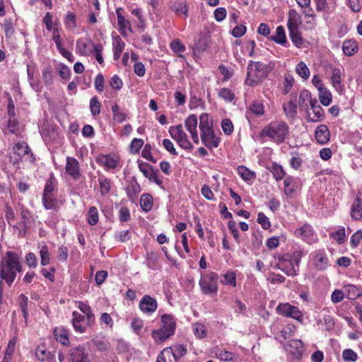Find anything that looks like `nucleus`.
<instances>
[{
    "instance_id": "nucleus-58",
    "label": "nucleus",
    "mask_w": 362,
    "mask_h": 362,
    "mask_svg": "<svg viewBox=\"0 0 362 362\" xmlns=\"http://www.w3.org/2000/svg\"><path fill=\"white\" fill-rule=\"evenodd\" d=\"M271 172L277 181L281 180L285 175L282 166L276 163L272 164Z\"/></svg>"
},
{
    "instance_id": "nucleus-5",
    "label": "nucleus",
    "mask_w": 362,
    "mask_h": 362,
    "mask_svg": "<svg viewBox=\"0 0 362 362\" xmlns=\"http://www.w3.org/2000/svg\"><path fill=\"white\" fill-rule=\"evenodd\" d=\"M176 321L173 315L164 314L161 316V327L152 332V338L156 343H163L175 334Z\"/></svg>"
},
{
    "instance_id": "nucleus-35",
    "label": "nucleus",
    "mask_w": 362,
    "mask_h": 362,
    "mask_svg": "<svg viewBox=\"0 0 362 362\" xmlns=\"http://www.w3.org/2000/svg\"><path fill=\"white\" fill-rule=\"evenodd\" d=\"M313 101L314 100L311 98L310 93L308 90H304L300 92L299 105L302 108L308 110V106H310Z\"/></svg>"
},
{
    "instance_id": "nucleus-8",
    "label": "nucleus",
    "mask_w": 362,
    "mask_h": 362,
    "mask_svg": "<svg viewBox=\"0 0 362 362\" xmlns=\"http://www.w3.org/2000/svg\"><path fill=\"white\" fill-rule=\"evenodd\" d=\"M276 312L284 317H290L303 322V313L297 306L293 305L289 303H279L276 307Z\"/></svg>"
},
{
    "instance_id": "nucleus-60",
    "label": "nucleus",
    "mask_w": 362,
    "mask_h": 362,
    "mask_svg": "<svg viewBox=\"0 0 362 362\" xmlns=\"http://www.w3.org/2000/svg\"><path fill=\"white\" fill-rule=\"evenodd\" d=\"M2 28L6 37H11L14 33L13 21L11 18H6L2 23Z\"/></svg>"
},
{
    "instance_id": "nucleus-14",
    "label": "nucleus",
    "mask_w": 362,
    "mask_h": 362,
    "mask_svg": "<svg viewBox=\"0 0 362 362\" xmlns=\"http://www.w3.org/2000/svg\"><path fill=\"white\" fill-rule=\"evenodd\" d=\"M97 44H95L91 40L85 39H78L76 45V51L78 54L82 56H89L91 54Z\"/></svg>"
},
{
    "instance_id": "nucleus-15",
    "label": "nucleus",
    "mask_w": 362,
    "mask_h": 362,
    "mask_svg": "<svg viewBox=\"0 0 362 362\" xmlns=\"http://www.w3.org/2000/svg\"><path fill=\"white\" fill-rule=\"evenodd\" d=\"M197 117L195 115H190L185 120V128L191 134V137L196 144L199 143V138L197 129Z\"/></svg>"
},
{
    "instance_id": "nucleus-42",
    "label": "nucleus",
    "mask_w": 362,
    "mask_h": 362,
    "mask_svg": "<svg viewBox=\"0 0 362 362\" xmlns=\"http://www.w3.org/2000/svg\"><path fill=\"white\" fill-rule=\"evenodd\" d=\"M342 49L346 55L351 56L357 52L358 46L356 42L347 40L344 42Z\"/></svg>"
},
{
    "instance_id": "nucleus-45",
    "label": "nucleus",
    "mask_w": 362,
    "mask_h": 362,
    "mask_svg": "<svg viewBox=\"0 0 362 362\" xmlns=\"http://www.w3.org/2000/svg\"><path fill=\"white\" fill-rule=\"evenodd\" d=\"M296 71L303 79H308L310 75V69L304 62H300L296 65Z\"/></svg>"
},
{
    "instance_id": "nucleus-3",
    "label": "nucleus",
    "mask_w": 362,
    "mask_h": 362,
    "mask_svg": "<svg viewBox=\"0 0 362 362\" xmlns=\"http://www.w3.org/2000/svg\"><path fill=\"white\" fill-rule=\"evenodd\" d=\"M21 271V266L17 257L12 252H7V258L1 263L0 277L8 286L14 281L18 272Z\"/></svg>"
},
{
    "instance_id": "nucleus-20",
    "label": "nucleus",
    "mask_w": 362,
    "mask_h": 362,
    "mask_svg": "<svg viewBox=\"0 0 362 362\" xmlns=\"http://www.w3.org/2000/svg\"><path fill=\"white\" fill-rule=\"evenodd\" d=\"M88 321L86 316L82 315L76 311L73 312L71 324L76 332L79 333L84 332L88 325Z\"/></svg>"
},
{
    "instance_id": "nucleus-2",
    "label": "nucleus",
    "mask_w": 362,
    "mask_h": 362,
    "mask_svg": "<svg viewBox=\"0 0 362 362\" xmlns=\"http://www.w3.org/2000/svg\"><path fill=\"white\" fill-rule=\"evenodd\" d=\"M261 134L279 144L283 143L288 136L289 127L284 121H273L262 129Z\"/></svg>"
},
{
    "instance_id": "nucleus-43",
    "label": "nucleus",
    "mask_w": 362,
    "mask_h": 362,
    "mask_svg": "<svg viewBox=\"0 0 362 362\" xmlns=\"http://www.w3.org/2000/svg\"><path fill=\"white\" fill-rule=\"evenodd\" d=\"M140 205L145 211H149L153 206V197L149 194H144L140 198Z\"/></svg>"
},
{
    "instance_id": "nucleus-4",
    "label": "nucleus",
    "mask_w": 362,
    "mask_h": 362,
    "mask_svg": "<svg viewBox=\"0 0 362 362\" xmlns=\"http://www.w3.org/2000/svg\"><path fill=\"white\" fill-rule=\"evenodd\" d=\"M302 257L303 252L300 250H296L291 254H285L279 258L276 267L288 276H296Z\"/></svg>"
},
{
    "instance_id": "nucleus-41",
    "label": "nucleus",
    "mask_w": 362,
    "mask_h": 362,
    "mask_svg": "<svg viewBox=\"0 0 362 362\" xmlns=\"http://www.w3.org/2000/svg\"><path fill=\"white\" fill-rule=\"evenodd\" d=\"M112 111L113 114V119L117 122L122 123L126 119V112L121 110L117 104H115L112 106Z\"/></svg>"
},
{
    "instance_id": "nucleus-49",
    "label": "nucleus",
    "mask_w": 362,
    "mask_h": 362,
    "mask_svg": "<svg viewBox=\"0 0 362 362\" xmlns=\"http://www.w3.org/2000/svg\"><path fill=\"white\" fill-rule=\"evenodd\" d=\"M98 182L100 184L101 194L105 195L108 194L111 189L110 180L104 175H101L98 177Z\"/></svg>"
},
{
    "instance_id": "nucleus-23",
    "label": "nucleus",
    "mask_w": 362,
    "mask_h": 362,
    "mask_svg": "<svg viewBox=\"0 0 362 362\" xmlns=\"http://www.w3.org/2000/svg\"><path fill=\"white\" fill-rule=\"evenodd\" d=\"M315 267L319 270L325 269L328 266V258L322 250H317L310 254Z\"/></svg>"
},
{
    "instance_id": "nucleus-32",
    "label": "nucleus",
    "mask_w": 362,
    "mask_h": 362,
    "mask_svg": "<svg viewBox=\"0 0 362 362\" xmlns=\"http://www.w3.org/2000/svg\"><path fill=\"white\" fill-rule=\"evenodd\" d=\"M156 362H177L174 357L173 349L167 347L158 355Z\"/></svg>"
},
{
    "instance_id": "nucleus-46",
    "label": "nucleus",
    "mask_w": 362,
    "mask_h": 362,
    "mask_svg": "<svg viewBox=\"0 0 362 362\" xmlns=\"http://www.w3.org/2000/svg\"><path fill=\"white\" fill-rule=\"evenodd\" d=\"M284 192L287 196L292 194L296 191V180L288 176L284 180Z\"/></svg>"
},
{
    "instance_id": "nucleus-51",
    "label": "nucleus",
    "mask_w": 362,
    "mask_h": 362,
    "mask_svg": "<svg viewBox=\"0 0 362 362\" xmlns=\"http://www.w3.org/2000/svg\"><path fill=\"white\" fill-rule=\"evenodd\" d=\"M322 325L324 329L327 331L331 330L334 327V320L329 315H325L323 317L322 320H319L317 325Z\"/></svg>"
},
{
    "instance_id": "nucleus-6",
    "label": "nucleus",
    "mask_w": 362,
    "mask_h": 362,
    "mask_svg": "<svg viewBox=\"0 0 362 362\" xmlns=\"http://www.w3.org/2000/svg\"><path fill=\"white\" fill-rule=\"evenodd\" d=\"M218 275L216 272H209L201 274L199 285L204 295L216 294L218 291Z\"/></svg>"
},
{
    "instance_id": "nucleus-34",
    "label": "nucleus",
    "mask_w": 362,
    "mask_h": 362,
    "mask_svg": "<svg viewBox=\"0 0 362 362\" xmlns=\"http://www.w3.org/2000/svg\"><path fill=\"white\" fill-rule=\"evenodd\" d=\"M238 173L242 179L247 182L253 181L256 177L255 173L244 165H240L238 168Z\"/></svg>"
},
{
    "instance_id": "nucleus-29",
    "label": "nucleus",
    "mask_w": 362,
    "mask_h": 362,
    "mask_svg": "<svg viewBox=\"0 0 362 362\" xmlns=\"http://www.w3.org/2000/svg\"><path fill=\"white\" fill-rule=\"evenodd\" d=\"M344 291L345 297L350 300L356 299L362 295V288L353 284L345 286Z\"/></svg>"
},
{
    "instance_id": "nucleus-44",
    "label": "nucleus",
    "mask_w": 362,
    "mask_h": 362,
    "mask_svg": "<svg viewBox=\"0 0 362 362\" xmlns=\"http://www.w3.org/2000/svg\"><path fill=\"white\" fill-rule=\"evenodd\" d=\"M319 98L323 105L328 106L332 100V93L327 88H321L319 90Z\"/></svg>"
},
{
    "instance_id": "nucleus-18",
    "label": "nucleus",
    "mask_w": 362,
    "mask_h": 362,
    "mask_svg": "<svg viewBox=\"0 0 362 362\" xmlns=\"http://www.w3.org/2000/svg\"><path fill=\"white\" fill-rule=\"evenodd\" d=\"M65 170L66 173L75 180H78L81 176L78 161L73 157L66 158Z\"/></svg>"
},
{
    "instance_id": "nucleus-30",
    "label": "nucleus",
    "mask_w": 362,
    "mask_h": 362,
    "mask_svg": "<svg viewBox=\"0 0 362 362\" xmlns=\"http://www.w3.org/2000/svg\"><path fill=\"white\" fill-rule=\"evenodd\" d=\"M42 204L47 210H57L59 202L54 195H43Z\"/></svg>"
},
{
    "instance_id": "nucleus-55",
    "label": "nucleus",
    "mask_w": 362,
    "mask_h": 362,
    "mask_svg": "<svg viewBox=\"0 0 362 362\" xmlns=\"http://www.w3.org/2000/svg\"><path fill=\"white\" fill-rule=\"evenodd\" d=\"M87 221L91 225H95L98 221V211L95 206H91L88 212Z\"/></svg>"
},
{
    "instance_id": "nucleus-11",
    "label": "nucleus",
    "mask_w": 362,
    "mask_h": 362,
    "mask_svg": "<svg viewBox=\"0 0 362 362\" xmlns=\"http://www.w3.org/2000/svg\"><path fill=\"white\" fill-rule=\"evenodd\" d=\"M295 235L309 244L315 243L317 239L313 228L308 224H304L300 228H297L295 230Z\"/></svg>"
},
{
    "instance_id": "nucleus-47",
    "label": "nucleus",
    "mask_w": 362,
    "mask_h": 362,
    "mask_svg": "<svg viewBox=\"0 0 362 362\" xmlns=\"http://www.w3.org/2000/svg\"><path fill=\"white\" fill-rule=\"evenodd\" d=\"M40 264L47 266L50 262V255L48 247L44 244L40 246Z\"/></svg>"
},
{
    "instance_id": "nucleus-25",
    "label": "nucleus",
    "mask_w": 362,
    "mask_h": 362,
    "mask_svg": "<svg viewBox=\"0 0 362 362\" xmlns=\"http://www.w3.org/2000/svg\"><path fill=\"white\" fill-rule=\"evenodd\" d=\"M315 137L317 142L324 145L329 142L330 139V132L325 124H320L317 127L315 132Z\"/></svg>"
},
{
    "instance_id": "nucleus-24",
    "label": "nucleus",
    "mask_w": 362,
    "mask_h": 362,
    "mask_svg": "<svg viewBox=\"0 0 362 362\" xmlns=\"http://www.w3.org/2000/svg\"><path fill=\"white\" fill-rule=\"evenodd\" d=\"M284 349L295 357L300 356L304 351L303 342L298 339L288 341L284 345Z\"/></svg>"
},
{
    "instance_id": "nucleus-21",
    "label": "nucleus",
    "mask_w": 362,
    "mask_h": 362,
    "mask_svg": "<svg viewBox=\"0 0 362 362\" xmlns=\"http://www.w3.org/2000/svg\"><path fill=\"white\" fill-rule=\"evenodd\" d=\"M310 109L312 112L308 113L307 121L308 122H317L324 119V112L322 107L318 104L317 100L311 103Z\"/></svg>"
},
{
    "instance_id": "nucleus-7",
    "label": "nucleus",
    "mask_w": 362,
    "mask_h": 362,
    "mask_svg": "<svg viewBox=\"0 0 362 362\" xmlns=\"http://www.w3.org/2000/svg\"><path fill=\"white\" fill-rule=\"evenodd\" d=\"M169 134L180 148L187 151H191L193 148V145L188 139L187 135L181 124L170 127Z\"/></svg>"
},
{
    "instance_id": "nucleus-54",
    "label": "nucleus",
    "mask_w": 362,
    "mask_h": 362,
    "mask_svg": "<svg viewBox=\"0 0 362 362\" xmlns=\"http://www.w3.org/2000/svg\"><path fill=\"white\" fill-rule=\"evenodd\" d=\"M18 303H19L21 310L23 313V317L26 320L28 315V298L27 296H25L24 294H21L18 297Z\"/></svg>"
},
{
    "instance_id": "nucleus-13",
    "label": "nucleus",
    "mask_w": 362,
    "mask_h": 362,
    "mask_svg": "<svg viewBox=\"0 0 362 362\" xmlns=\"http://www.w3.org/2000/svg\"><path fill=\"white\" fill-rule=\"evenodd\" d=\"M70 362H92L87 350L81 346H77L69 351Z\"/></svg>"
},
{
    "instance_id": "nucleus-16",
    "label": "nucleus",
    "mask_w": 362,
    "mask_h": 362,
    "mask_svg": "<svg viewBox=\"0 0 362 362\" xmlns=\"http://www.w3.org/2000/svg\"><path fill=\"white\" fill-rule=\"evenodd\" d=\"M331 83L337 92H338L339 94H342L344 93V89L341 83L344 77V75L342 71L338 67H332L331 69Z\"/></svg>"
},
{
    "instance_id": "nucleus-40",
    "label": "nucleus",
    "mask_w": 362,
    "mask_h": 362,
    "mask_svg": "<svg viewBox=\"0 0 362 362\" xmlns=\"http://www.w3.org/2000/svg\"><path fill=\"white\" fill-rule=\"evenodd\" d=\"M289 37L292 42L297 47H299L303 44V37H301L299 28L288 29Z\"/></svg>"
},
{
    "instance_id": "nucleus-59",
    "label": "nucleus",
    "mask_w": 362,
    "mask_h": 362,
    "mask_svg": "<svg viewBox=\"0 0 362 362\" xmlns=\"http://www.w3.org/2000/svg\"><path fill=\"white\" fill-rule=\"evenodd\" d=\"M77 308L85 314L88 320H91L93 317V315L92 314L91 309L89 305L84 303L81 301L76 302Z\"/></svg>"
},
{
    "instance_id": "nucleus-63",
    "label": "nucleus",
    "mask_w": 362,
    "mask_h": 362,
    "mask_svg": "<svg viewBox=\"0 0 362 362\" xmlns=\"http://www.w3.org/2000/svg\"><path fill=\"white\" fill-rule=\"evenodd\" d=\"M218 96L227 102H231L234 99V93L229 88H221L218 92Z\"/></svg>"
},
{
    "instance_id": "nucleus-1",
    "label": "nucleus",
    "mask_w": 362,
    "mask_h": 362,
    "mask_svg": "<svg viewBox=\"0 0 362 362\" xmlns=\"http://www.w3.org/2000/svg\"><path fill=\"white\" fill-rule=\"evenodd\" d=\"M274 64L272 62L264 64L261 62L250 61L247 67L245 84L249 86H257L273 70Z\"/></svg>"
},
{
    "instance_id": "nucleus-28",
    "label": "nucleus",
    "mask_w": 362,
    "mask_h": 362,
    "mask_svg": "<svg viewBox=\"0 0 362 362\" xmlns=\"http://www.w3.org/2000/svg\"><path fill=\"white\" fill-rule=\"evenodd\" d=\"M36 358L41 361L56 362L55 354L47 351L44 347L38 346L35 351Z\"/></svg>"
},
{
    "instance_id": "nucleus-56",
    "label": "nucleus",
    "mask_w": 362,
    "mask_h": 362,
    "mask_svg": "<svg viewBox=\"0 0 362 362\" xmlns=\"http://www.w3.org/2000/svg\"><path fill=\"white\" fill-rule=\"evenodd\" d=\"M141 8H137L132 11V14L137 18L138 22L136 23L137 28L141 30L145 28V21L143 17Z\"/></svg>"
},
{
    "instance_id": "nucleus-39",
    "label": "nucleus",
    "mask_w": 362,
    "mask_h": 362,
    "mask_svg": "<svg viewBox=\"0 0 362 362\" xmlns=\"http://www.w3.org/2000/svg\"><path fill=\"white\" fill-rule=\"evenodd\" d=\"M284 112L288 118H293L297 114V105L295 102L290 100L283 105Z\"/></svg>"
},
{
    "instance_id": "nucleus-37",
    "label": "nucleus",
    "mask_w": 362,
    "mask_h": 362,
    "mask_svg": "<svg viewBox=\"0 0 362 362\" xmlns=\"http://www.w3.org/2000/svg\"><path fill=\"white\" fill-rule=\"evenodd\" d=\"M272 40L282 45L286 43V32L282 25L276 28L275 35L272 37Z\"/></svg>"
},
{
    "instance_id": "nucleus-31",
    "label": "nucleus",
    "mask_w": 362,
    "mask_h": 362,
    "mask_svg": "<svg viewBox=\"0 0 362 362\" xmlns=\"http://www.w3.org/2000/svg\"><path fill=\"white\" fill-rule=\"evenodd\" d=\"M351 215L355 220L362 219V198L356 199L351 207Z\"/></svg>"
},
{
    "instance_id": "nucleus-61",
    "label": "nucleus",
    "mask_w": 362,
    "mask_h": 362,
    "mask_svg": "<svg viewBox=\"0 0 362 362\" xmlns=\"http://www.w3.org/2000/svg\"><path fill=\"white\" fill-rule=\"evenodd\" d=\"M342 358L345 361L355 362L358 359V355L352 349H346L342 352Z\"/></svg>"
},
{
    "instance_id": "nucleus-22",
    "label": "nucleus",
    "mask_w": 362,
    "mask_h": 362,
    "mask_svg": "<svg viewBox=\"0 0 362 362\" xmlns=\"http://www.w3.org/2000/svg\"><path fill=\"white\" fill-rule=\"evenodd\" d=\"M158 308L156 300L148 295H145L139 303V308L146 314L154 313Z\"/></svg>"
},
{
    "instance_id": "nucleus-64",
    "label": "nucleus",
    "mask_w": 362,
    "mask_h": 362,
    "mask_svg": "<svg viewBox=\"0 0 362 362\" xmlns=\"http://www.w3.org/2000/svg\"><path fill=\"white\" fill-rule=\"evenodd\" d=\"M144 145V141L141 139H134L130 144V151L136 153Z\"/></svg>"
},
{
    "instance_id": "nucleus-12",
    "label": "nucleus",
    "mask_w": 362,
    "mask_h": 362,
    "mask_svg": "<svg viewBox=\"0 0 362 362\" xmlns=\"http://www.w3.org/2000/svg\"><path fill=\"white\" fill-rule=\"evenodd\" d=\"M96 162L107 170L115 169L119 165V158L115 155H100L96 158Z\"/></svg>"
},
{
    "instance_id": "nucleus-50",
    "label": "nucleus",
    "mask_w": 362,
    "mask_h": 362,
    "mask_svg": "<svg viewBox=\"0 0 362 362\" xmlns=\"http://www.w3.org/2000/svg\"><path fill=\"white\" fill-rule=\"evenodd\" d=\"M101 108V103L98 98L95 96L90 100V110L93 117H96L100 115Z\"/></svg>"
},
{
    "instance_id": "nucleus-27",
    "label": "nucleus",
    "mask_w": 362,
    "mask_h": 362,
    "mask_svg": "<svg viewBox=\"0 0 362 362\" xmlns=\"http://www.w3.org/2000/svg\"><path fill=\"white\" fill-rule=\"evenodd\" d=\"M53 334L55 339L62 344L66 346L69 344V330L62 326L55 327Z\"/></svg>"
},
{
    "instance_id": "nucleus-19",
    "label": "nucleus",
    "mask_w": 362,
    "mask_h": 362,
    "mask_svg": "<svg viewBox=\"0 0 362 362\" xmlns=\"http://www.w3.org/2000/svg\"><path fill=\"white\" fill-rule=\"evenodd\" d=\"M123 9L118 8L116 9V14L117 17V25L119 31L122 36H127L128 33H132L130 21L125 18L122 15Z\"/></svg>"
},
{
    "instance_id": "nucleus-17",
    "label": "nucleus",
    "mask_w": 362,
    "mask_h": 362,
    "mask_svg": "<svg viewBox=\"0 0 362 362\" xmlns=\"http://www.w3.org/2000/svg\"><path fill=\"white\" fill-rule=\"evenodd\" d=\"M202 142L209 148H216L219 143V139L216 136L214 129H210L201 132Z\"/></svg>"
},
{
    "instance_id": "nucleus-48",
    "label": "nucleus",
    "mask_w": 362,
    "mask_h": 362,
    "mask_svg": "<svg viewBox=\"0 0 362 362\" xmlns=\"http://www.w3.org/2000/svg\"><path fill=\"white\" fill-rule=\"evenodd\" d=\"M199 127L201 132L213 128L212 122L210 121L207 114L203 113L199 116Z\"/></svg>"
},
{
    "instance_id": "nucleus-36",
    "label": "nucleus",
    "mask_w": 362,
    "mask_h": 362,
    "mask_svg": "<svg viewBox=\"0 0 362 362\" xmlns=\"http://www.w3.org/2000/svg\"><path fill=\"white\" fill-rule=\"evenodd\" d=\"M221 277L223 279H221V283L223 285H229L233 287L236 286V274L235 272L229 270L223 274Z\"/></svg>"
},
{
    "instance_id": "nucleus-26",
    "label": "nucleus",
    "mask_w": 362,
    "mask_h": 362,
    "mask_svg": "<svg viewBox=\"0 0 362 362\" xmlns=\"http://www.w3.org/2000/svg\"><path fill=\"white\" fill-rule=\"evenodd\" d=\"M302 25L301 15L294 8L289 9L288 12V29L300 28Z\"/></svg>"
},
{
    "instance_id": "nucleus-57",
    "label": "nucleus",
    "mask_w": 362,
    "mask_h": 362,
    "mask_svg": "<svg viewBox=\"0 0 362 362\" xmlns=\"http://www.w3.org/2000/svg\"><path fill=\"white\" fill-rule=\"evenodd\" d=\"M264 112V105L260 103H253L249 110L247 112V114L249 115L252 113L257 116L262 115Z\"/></svg>"
},
{
    "instance_id": "nucleus-10",
    "label": "nucleus",
    "mask_w": 362,
    "mask_h": 362,
    "mask_svg": "<svg viewBox=\"0 0 362 362\" xmlns=\"http://www.w3.org/2000/svg\"><path fill=\"white\" fill-rule=\"evenodd\" d=\"M13 151L15 157V162L18 160H28L32 162L33 160V154L30 153V150L28 144L25 142H18L13 148Z\"/></svg>"
},
{
    "instance_id": "nucleus-53",
    "label": "nucleus",
    "mask_w": 362,
    "mask_h": 362,
    "mask_svg": "<svg viewBox=\"0 0 362 362\" xmlns=\"http://www.w3.org/2000/svg\"><path fill=\"white\" fill-rule=\"evenodd\" d=\"M192 330L197 338L202 339L206 337V328L202 323L193 324Z\"/></svg>"
},
{
    "instance_id": "nucleus-38",
    "label": "nucleus",
    "mask_w": 362,
    "mask_h": 362,
    "mask_svg": "<svg viewBox=\"0 0 362 362\" xmlns=\"http://www.w3.org/2000/svg\"><path fill=\"white\" fill-rule=\"evenodd\" d=\"M172 11L177 16H184L185 18L188 16V7L186 4L181 1H176L172 6Z\"/></svg>"
},
{
    "instance_id": "nucleus-62",
    "label": "nucleus",
    "mask_w": 362,
    "mask_h": 362,
    "mask_svg": "<svg viewBox=\"0 0 362 362\" xmlns=\"http://www.w3.org/2000/svg\"><path fill=\"white\" fill-rule=\"evenodd\" d=\"M170 47L171 49L177 54H181L184 52L186 49L185 46L183 45V43L177 39L173 40L170 44Z\"/></svg>"
},
{
    "instance_id": "nucleus-52",
    "label": "nucleus",
    "mask_w": 362,
    "mask_h": 362,
    "mask_svg": "<svg viewBox=\"0 0 362 362\" xmlns=\"http://www.w3.org/2000/svg\"><path fill=\"white\" fill-rule=\"evenodd\" d=\"M57 180L51 177L45 186L43 195H54V191L57 188Z\"/></svg>"
},
{
    "instance_id": "nucleus-33",
    "label": "nucleus",
    "mask_w": 362,
    "mask_h": 362,
    "mask_svg": "<svg viewBox=\"0 0 362 362\" xmlns=\"http://www.w3.org/2000/svg\"><path fill=\"white\" fill-rule=\"evenodd\" d=\"M113 50H114V59L117 60L120 57L124 47L125 44L120 38V37L117 36L113 40Z\"/></svg>"
},
{
    "instance_id": "nucleus-9",
    "label": "nucleus",
    "mask_w": 362,
    "mask_h": 362,
    "mask_svg": "<svg viewBox=\"0 0 362 362\" xmlns=\"http://www.w3.org/2000/svg\"><path fill=\"white\" fill-rule=\"evenodd\" d=\"M138 165L139 170L149 181L153 182L159 186L162 185L163 180L158 176V170H155L152 165L141 160H138Z\"/></svg>"
}]
</instances>
